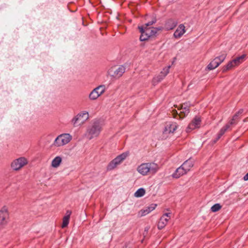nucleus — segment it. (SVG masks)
I'll list each match as a JSON object with an SVG mask.
<instances>
[{
    "instance_id": "f257e3e1",
    "label": "nucleus",
    "mask_w": 248,
    "mask_h": 248,
    "mask_svg": "<svg viewBox=\"0 0 248 248\" xmlns=\"http://www.w3.org/2000/svg\"><path fill=\"white\" fill-rule=\"evenodd\" d=\"M104 123L100 120L93 121L87 128L85 136L89 140L97 137L100 134Z\"/></svg>"
},
{
    "instance_id": "f03ea898",
    "label": "nucleus",
    "mask_w": 248,
    "mask_h": 248,
    "mask_svg": "<svg viewBox=\"0 0 248 248\" xmlns=\"http://www.w3.org/2000/svg\"><path fill=\"white\" fill-rule=\"evenodd\" d=\"M159 169L158 165L154 162L143 163L138 166L137 171L141 175L146 176L154 174Z\"/></svg>"
},
{
    "instance_id": "7ed1b4c3",
    "label": "nucleus",
    "mask_w": 248,
    "mask_h": 248,
    "mask_svg": "<svg viewBox=\"0 0 248 248\" xmlns=\"http://www.w3.org/2000/svg\"><path fill=\"white\" fill-rule=\"evenodd\" d=\"M89 118L88 111L83 110L78 113L72 120V124L75 127L83 124Z\"/></svg>"
},
{
    "instance_id": "20e7f679",
    "label": "nucleus",
    "mask_w": 248,
    "mask_h": 248,
    "mask_svg": "<svg viewBox=\"0 0 248 248\" xmlns=\"http://www.w3.org/2000/svg\"><path fill=\"white\" fill-rule=\"evenodd\" d=\"M156 19L155 18H153L151 21L148 22L145 24V27L140 26L139 27V29L141 33L140 36V40L141 41H145L148 39V38L152 36L151 32L150 30L149 27H148L152 25L154 23H155Z\"/></svg>"
},
{
    "instance_id": "39448f33",
    "label": "nucleus",
    "mask_w": 248,
    "mask_h": 248,
    "mask_svg": "<svg viewBox=\"0 0 248 248\" xmlns=\"http://www.w3.org/2000/svg\"><path fill=\"white\" fill-rule=\"evenodd\" d=\"M72 139V136L69 133H63L59 135L54 140L53 145L61 147L68 144Z\"/></svg>"
},
{
    "instance_id": "423d86ee",
    "label": "nucleus",
    "mask_w": 248,
    "mask_h": 248,
    "mask_svg": "<svg viewBox=\"0 0 248 248\" xmlns=\"http://www.w3.org/2000/svg\"><path fill=\"white\" fill-rule=\"evenodd\" d=\"M27 159L24 157H21L14 160L11 164V168L16 171L19 170L28 164Z\"/></svg>"
},
{
    "instance_id": "0eeeda50",
    "label": "nucleus",
    "mask_w": 248,
    "mask_h": 248,
    "mask_svg": "<svg viewBox=\"0 0 248 248\" xmlns=\"http://www.w3.org/2000/svg\"><path fill=\"white\" fill-rule=\"evenodd\" d=\"M127 155V154L123 153L117 156L108 164L107 166V170H110L114 169L126 158Z\"/></svg>"
},
{
    "instance_id": "6e6552de",
    "label": "nucleus",
    "mask_w": 248,
    "mask_h": 248,
    "mask_svg": "<svg viewBox=\"0 0 248 248\" xmlns=\"http://www.w3.org/2000/svg\"><path fill=\"white\" fill-rule=\"evenodd\" d=\"M125 71V67L121 65L118 68L116 67H111L108 71V74L114 78H119L122 76Z\"/></svg>"
},
{
    "instance_id": "1a4fd4ad",
    "label": "nucleus",
    "mask_w": 248,
    "mask_h": 248,
    "mask_svg": "<svg viewBox=\"0 0 248 248\" xmlns=\"http://www.w3.org/2000/svg\"><path fill=\"white\" fill-rule=\"evenodd\" d=\"M226 54L224 53L221 54L218 57L215 58L208 65L207 68L209 70H213L217 68L219 65L223 62L225 59Z\"/></svg>"
},
{
    "instance_id": "9d476101",
    "label": "nucleus",
    "mask_w": 248,
    "mask_h": 248,
    "mask_svg": "<svg viewBox=\"0 0 248 248\" xmlns=\"http://www.w3.org/2000/svg\"><path fill=\"white\" fill-rule=\"evenodd\" d=\"M238 115L236 113L233 116L232 119L231 120L230 122L227 124L225 126H224L223 128H222L219 133L218 134L217 138L216 140H214V143H216L221 137V136L226 132V131L230 128L231 125L235 124V120L237 119Z\"/></svg>"
},
{
    "instance_id": "9b49d317",
    "label": "nucleus",
    "mask_w": 248,
    "mask_h": 248,
    "mask_svg": "<svg viewBox=\"0 0 248 248\" xmlns=\"http://www.w3.org/2000/svg\"><path fill=\"white\" fill-rule=\"evenodd\" d=\"M201 120L199 117H195L191 122L189 124L187 129L186 132H190L192 130L199 128L201 126Z\"/></svg>"
},
{
    "instance_id": "f8f14e48",
    "label": "nucleus",
    "mask_w": 248,
    "mask_h": 248,
    "mask_svg": "<svg viewBox=\"0 0 248 248\" xmlns=\"http://www.w3.org/2000/svg\"><path fill=\"white\" fill-rule=\"evenodd\" d=\"M170 67V66L169 65L168 67L164 68L159 75L155 77L153 79V84H155L161 81L169 73Z\"/></svg>"
},
{
    "instance_id": "ddd939ff",
    "label": "nucleus",
    "mask_w": 248,
    "mask_h": 248,
    "mask_svg": "<svg viewBox=\"0 0 248 248\" xmlns=\"http://www.w3.org/2000/svg\"><path fill=\"white\" fill-rule=\"evenodd\" d=\"M171 216V213H165L160 218L158 223V228L159 229H163L167 224Z\"/></svg>"
},
{
    "instance_id": "4468645a",
    "label": "nucleus",
    "mask_w": 248,
    "mask_h": 248,
    "mask_svg": "<svg viewBox=\"0 0 248 248\" xmlns=\"http://www.w3.org/2000/svg\"><path fill=\"white\" fill-rule=\"evenodd\" d=\"M8 214L6 209L0 211V229L2 228L7 223Z\"/></svg>"
},
{
    "instance_id": "2eb2a0df",
    "label": "nucleus",
    "mask_w": 248,
    "mask_h": 248,
    "mask_svg": "<svg viewBox=\"0 0 248 248\" xmlns=\"http://www.w3.org/2000/svg\"><path fill=\"white\" fill-rule=\"evenodd\" d=\"M156 204L154 203L150 204L149 206L141 210L139 213V215L142 217L148 214L156 208Z\"/></svg>"
},
{
    "instance_id": "dca6fc26",
    "label": "nucleus",
    "mask_w": 248,
    "mask_h": 248,
    "mask_svg": "<svg viewBox=\"0 0 248 248\" xmlns=\"http://www.w3.org/2000/svg\"><path fill=\"white\" fill-rule=\"evenodd\" d=\"M178 127L176 123H169L165 126L164 132L165 134L173 133Z\"/></svg>"
},
{
    "instance_id": "f3484780",
    "label": "nucleus",
    "mask_w": 248,
    "mask_h": 248,
    "mask_svg": "<svg viewBox=\"0 0 248 248\" xmlns=\"http://www.w3.org/2000/svg\"><path fill=\"white\" fill-rule=\"evenodd\" d=\"M185 32V26L183 24H180L174 32L173 35L176 38H180Z\"/></svg>"
},
{
    "instance_id": "a211bd4d",
    "label": "nucleus",
    "mask_w": 248,
    "mask_h": 248,
    "mask_svg": "<svg viewBox=\"0 0 248 248\" xmlns=\"http://www.w3.org/2000/svg\"><path fill=\"white\" fill-rule=\"evenodd\" d=\"M186 173L184 168L181 166L176 170L172 174V176L174 178H178Z\"/></svg>"
},
{
    "instance_id": "6ab92c4d",
    "label": "nucleus",
    "mask_w": 248,
    "mask_h": 248,
    "mask_svg": "<svg viewBox=\"0 0 248 248\" xmlns=\"http://www.w3.org/2000/svg\"><path fill=\"white\" fill-rule=\"evenodd\" d=\"M193 165L194 160L193 159H189L185 161L181 166L184 168L186 171L187 172L193 166Z\"/></svg>"
},
{
    "instance_id": "aec40b11",
    "label": "nucleus",
    "mask_w": 248,
    "mask_h": 248,
    "mask_svg": "<svg viewBox=\"0 0 248 248\" xmlns=\"http://www.w3.org/2000/svg\"><path fill=\"white\" fill-rule=\"evenodd\" d=\"M177 25V22L172 19H170L166 22L165 25V28L167 30H170L174 29Z\"/></svg>"
},
{
    "instance_id": "412c9836",
    "label": "nucleus",
    "mask_w": 248,
    "mask_h": 248,
    "mask_svg": "<svg viewBox=\"0 0 248 248\" xmlns=\"http://www.w3.org/2000/svg\"><path fill=\"white\" fill-rule=\"evenodd\" d=\"M106 90V87L104 85H99L93 89V90L97 94V96L99 97L105 93Z\"/></svg>"
},
{
    "instance_id": "4be33fe9",
    "label": "nucleus",
    "mask_w": 248,
    "mask_h": 248,
    "mask_svg": "<svg viewBox=\"0 0 248 248\" xmlns=\"http://www.w3.org/2000/svg\"><path fill=\"white\" fill-rule=\"evenodd\" d=\"M62 157L60 156H57L55 157L52 161L51 166L53 168H57L58 167L61 163L62 162Z\"/></svg>"
},
{
    "instance_id": "5701e85b",
    "label": "nucleus",
    "mask_w": 248,
    "mask_h": 248,
    "mask_svg": "<svg viewBox=\"0 0 248 248\" xmlns=\"http://www.w3.org/2000/svg\"><path fill=\"white\" fill-rule=\"evenodd\" d=\"M246 55L243 54L239 57L236 58L233 60V62L237 66L244 61Z\"/></svg>"
},
{
    "instance_id": "b1692460",
    "label": "nucleus",
    "mask_w": 248,
    "mask_h": 248,
    "mask_svg": "<svg viewBox=\"0 0 248 248\" xmlns=\"http://www.w3.org/2000/svg\"><path fill=\"white\" fill-rule=\"evenodd\" d=\"M235 63L233 62V60L230 62L226 65L224 66L222 68V71L223 72H226L227 70H229L232 69V67L235 66Z\"/></svg>"
},
{
    "instance_id": "393cba45",
    "label": "nucleus",
    "mask_w": 248,
    "mask_h": 248,
    "mask_svg": "<svg viewBox=\"0 0 248 248\" xmlns=\"http://www.w3.org/2000/svg\"><path fill=\"white\" fill-rule=\"evenodd\" d=\"M178 109L180 110L179 116L180 118H183V117L182 116V114H184V116H185L187 115L189 113V109H186V108H185L179 107L178 108Z\"/></svg>"
},
{
    "instance_id": "a878e982",
    "label": "nucleus",
    "mask_w": 248,
    "mask_h": 248,
    "mask_svg": "<svg viewBox=\"0 0 248 248\" xmlns=\"http://www.w3.org/2000/svg\"><path fill=\"white\" fill-rule=\"evenodd\" d=\"M145 193V190L143 188H140L138 189L134 194L136 197H141L143 196Z\"/></svg>"
},
{
    "instance_id": "bb28decb",
    "label": "nucleus",
    "mask_w": 248,
    "mask_h": 248,
    "mask_svg": "<svg viewBox=\"0 0 248 248\" xmlns=\"http://www.w3.org/2000/svg\"><path fill=\"white\" fill-rule=\"evenodd\" d=\"M99 97L98 96H97V93H95V92L93 90V89L91 91V92L89 94V99L90 100H95Z\"/></svg>"
},
{
    "instance_id": "cd10ccee",
    "label": "nucleus",
    "mask_w": 248,
    "mask_h": 248,
    "mask_svg": "<svg viewBox=\"0 0 248 248\" xmlns=\"http://www.w3.org/2000/svg\"><path fill=\"white\" fill-rule=\"evenodd\" d=\"M221 206L219 203H216L212 206L211 208V210L213 212H216L220 209Z\"/></svg>"
},
{
    "instance_id": "c85d7f7f",
    "label": "nucleus",
    "mask_w": 248,
    "mask_h": 248,
    "mask_svg": "<svg viewBox=\"0 0 248 248\" xmlns=\"http://www.w3.org/2000/svg\"><path fill=\"white\" fill-rule=\"evenodd\" d=\"M149 29L151 32V33L152 36H155L158 31H160L161 30V28H150L149 27Z\"/></svg>"
},
{
    "instance_id": "c756f323",
    "label": "nucleus",
    "mask_w": 248,
    "mask_h": 248,
    "mask_svg": "<svg viewBox=\"0 0 248 248\" xmlns=\"http://www.w3.org/2000/svg\"><path fill=\"white\" fill-rule=\"evenodd\" d=\"M69 219L67 218V217H63V220H62V228H65L66 227L68 223H69Z\"/></svg>"
},
{
    "instance_id": "7c9ffc66",
    "label": "nucleus",
    "mask_w": 248,
    "mask_h": 248,
    "mask_svg": "<svg viewBox=\"0 0 248 248\" xmlns=\"http://www.w3.org/2000/svg\"><path fill=\"white\" fill-rule=\"evenodd\" d=\"M180 108H186V109H189L188 106L187 104H184L181 105Z\"/></svg>"
},
{
    "instance_id": "2f4dec72",
    "label": "nucleus",
    "mask_w": 248,
    "mask_h": 248,
    "mask_svg": "<svg viewBox=\"0 0 248 248\" xmlns=\"http://www.w3.org/2000/svg\"><path fill=\"white\" fill-rule=\"evenodd\" d=\"M150 229V227L149 226H147L145 228V229H144V232L143 233V235L145 236V233L146 234L147 233L148 231H149Z\"/></svg>"
},
{
    "instance_id": "473e14b6",
    "label": "nucleus",
    "mask_w": 248,
    "mask_h": 248,
    "mask_svg": "<svg viewBox=\"0 0 248 248\" xmlns=\"http://www.w3.org/2000/svg\"><path fill=\"white\" fill-rule=\"evenodd\" d=\"M71 214V211H67L66 212V215L64 216V217H67V218L69 219Z\"/></svg>"
},
{
    "instance_id": "72a5a7b5",
    "label": "nucleus",
    "mask_w": 248,
    "mask_h": 248,
    "mask_svg": "<svg viewBox=\"0 0 248 248\" xmlns=\"http://www.w3.org/2000/svg\"><path fill=\"white\" fill-rule=\"evenodd\" d=\"M178 112H177V110H172V115H173V117H174V118H175V117H176V116L177 115H178Z\"/></svg>"
},
{
    "instance_id": "f704fd0d",
    "label": "nucleus",
    "mask_w": 248,
    "mask_h": 248,
    "mask_svg": "<svg viewBox=\"0 0 248 248\" xmlns=\"http://www.w3.org/2000/svg\"><path fill=\"white\" fill-rule=\"evenodd\" d=\"M106 13H108V14H112V10H110V9L107 10L106 11H105V12L104 13V14H106Z\"/></svg>"
},
{
    "instance_id": "c9c22d12",
    "label": "nucleus",
    "mask_w": 248,
    "mask_h": 248,
    "mask_svg": "<svg viewBox=\"0 0 248 248\" xmlns=\"http://www.w3.org/2000/svg\"><path fill=\"white\" fill-rule=\"evenodd\" d=\"M244 180L245 181H248V173H247L244 177Z\"/></svg>"
},
{
    "instance_id": "e433bc0d",
    "label": "nucleus",
    "mask_w": 248,
    "mask_h": 248,
    "mask_svg": "<svg viewBox=\"0 0 248 248\" xmlns=\"http://www.w3.org/2000/svg\"><path fill=\"white\" fill-rule=\"evenodd\" d=\"M243 109H240L238 111L237 113H236L238 115L240 114H241L243 112Z\"/></svg>"
}]
</instances>
